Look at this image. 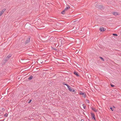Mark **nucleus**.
<instances>
[{"mask_svg": "<svg viewBox=\"0 0 121 121\" xmlns=\"http://www.w3.org/2000/svg\"><path fill=\"white\" fill-rule=\"evenodd\" d=\"M95 7L96 8L100 9H103L104 8V6L102 5H96L95 6Z\"/></svg>", "mask_w": 121, "mask_h": 121, "instance_id": "obj_1", "label": "nucleus"}, {"mask_svg": "<svg viewBox=\"0 0 121 121\" xmlns=\"http://www.w3.org/2000/svg\"><path fill=\"white\" fill-rule=\"evenodd\" d=\"M9 59L6 57V58L5 59H4V60H2V64L3 65H4L5 64L7 61Z\"/></svg>", "mask_w": 121, "mask_h": 121, "instance_id": "obj_2", "label": "nucleus"}, {"mask_svg": "<svg viewBox=\"0 0 121 121\" xmlns=\"http://www.w3.org/2000/svg\"><path fill=\"white\" fill-rule=\"evenodd\" d=\"M91 116L92 117V119H94L95 120V115L94 113L92 112L91 113Z\"/></svg>", "mask_w": 121, "mask_h": 121, "instance_id": "obj_3", "label": "nucleus"}, {"mask_svg": "<svg viewBox=\"0 0 121 121\" xmlns=\"http://www.w3.org/2000/svg\"><path fill=\"white\" fill-rule=\"evenodd\" d=\"M60 43H61V45H63V44L64 43L65 40H64L63 39H60Z\"/></svg>", "mask_w": 121, "mask_h": 121, "instance_id": "obj_4", "label": "nucleus"}, {"mask_svg": "<svg viewBox=\"0 0 121 121\" xmlns=\"http://www.w3.org/2000/svg\"><path fill=\"white\" fill-rule=\"evenodd\" d=\"M99 30L100 31H105L106 29L104 27H100Z\"/></svg>", "mask_w": 121, "mask_h": 121, "instance_id": "obj_5", "label": "nucleus"}, {"mask_svg": "<svg viewBox=\"0 0 121 121\" xmlns=\"http://www.w3.org/2000/svg\"><path fill=\"white\" fill-rule=\"evenodd\" d=\"M30 41V37H29V38H28L26 40V41L25 43H27L29 42Z\"/></svg>", "mask_w": 121, "mask_h": 121, "instance_id": "obj_6", "label": "nucleus"}, {"mask_svg": "<svg viewBox=\"0 0 121 121\" xmlns=\"http://www.w3.org/2000/svg\"><path fill=\"white\" fill-rule=\"evenodd\" d=\"M78 77H79V75L78 74V73L76 71H74L73 72Z\"/></svg>", "mask_w": 121, "mask_h": 121, "instance_id": "obj_7", "label": "nucleus"}, {"mask_svg": "<svg viewBox=\"0 0 121 121\" xmlns=\"http://www.w3.org/2000/svg\"><path fill=\"white\" fill-rule=\"evenodd\" d=\"M70 8V6L69 5H68V6L66 7V8L64 10L65 11H67Z\"/></svg>", "mask_w": 121, "mask_h": 121, "instance_id": "obj_8", "label": "nucleus"}, {"mask_svg": "<svg viewBox=\"0 0 121 121\" xmlns=\"http://www.w3.org/2000/svg\"><path fill=\"white\" fill-rule=\"evenodd\" d=\"M91 109L92 110L95 112H97V110L95 109V108H94L93 107H92L91 108Z\"/></svg>", "mask_w": 121, "mask_h": 121, "instance_id": "obj_9", "label": "nucleus"}, {"mask_svg": "<svg viewBox=\"0 0 121 121\" xmlns=\"http://www.w3.org/2000/svg\"><path fill=\"white\" fill-rule=\"evenodd\" d=\"M112 13L115 16H117L118 15H119V14H118L117 12H113Z\"/></svg>", "mask_w": 121, "mask_h": 121, "instance_id": "obj_10", "label": "nucleus"}, {"mask_svg": "<svg viewBox=\"0 0 121 121\" xmlns=\"http://www.w3.org/2000/svg\"><path fill=\"white\" fill-rule=\"evenodd\" d=\"M11 56V54H9L6 57L9 59V58Z\"/></svg>", "mask_w": 121, "mask_h": 121, "instance_id": "obj_11", "label": "nucleus"}, {"mask_svg": "<svg viewBox=\"0 0 121 121\" xmlns=\"http://www.w3.org/2000/svg\"><path fill=\"white\" fill-rule=\"evenodd\" d=\"M67 87H68V89L69 90V91H70L71 90V89H72L71 87H70L69 85L67 86Z\"/></svg>", "mask_w": 121, "mask_h": 121, "instance_id": "obj_12", "label": "nucleus"}, {"mask_svg": "<svg viewBox=\"0 0 121 121\" xmlns=\"http://www.w3.org/2000/svg\"><path fill=\"white\" fill-rule=\"evenodd\" d=\"M6 10L5 9H4L2 11H1V12L3 14L4 12V11Z\"/></svg>", "mask_w": 121, "mask_h": 121, "instance_id": "obj_13", "label": "nucleus"}, {"mask_svg": "<svg viewBox=\"0 0 121 121\" xmlns=\"http://www.w3.org/2000/svg\"><path fill=\"white\" fill-rule=\"evenodd\" d=\"M33 78V76H30L28 78V79L29 80H31Z\"/></svg>", "mask_w": 121, "mask_h": 121, "instance_id": "obj_14", "label": "nucleus"}, {"mask_svg": "<svg viewBox=\"0 0 121 121\" xmlns=\"http://www.w3.org/2000/svg\"><path fill=\"white\" fill-rule=\"evenodd\" d=\"M65 10H64L62 11L61 12V13L62 14H65Z\"/></svg>", "mask_w": 121, "mask_h": 121, "instance_id": "obj_15", "label": "nucleus"}, {"mask_svg": "<svg viewBox=\"0 0 121 121\" xmlns=\"http://www.w3.org/2000/svg\"><path fill=\"white\" fill-rule=\"evenodd\" d=\"M84 93L82 92L81 91L79 93V94L80 95H84Z\"/></svg>", "mask_w": 121, "mask_h": 121, "instance_id": "obj_16", "label": "nucleus"}, {"mask_svg": "<svg viewBox=\"0 0 121 121\" xmlns=\"http://www.w3.org/2000/svg\"><path fill=\"white\" fill-rule=\"evenodd\" d=\"M70 92H75V90L73 89H71V90H70Z\"/></svg>", "mask_w": 121, "mask_h": 121, "instance_id": "obj_17", "label": "nucleus"}, {"mask_svg": "<svg viewBox=\"0 0 121 121\" xmlns=\"http://www.w3.org/2000/svg\"><path fill=\"white\" fill-rule=\"evenodd\" d=\"M99 58L102 60L103 61H104V59L102 57H100Z\"/></svg>", "mask_w": 121, "mask_h": 121, "instance_id": "obj_18", "label": "nucleus"}, {"mask_svg": "<svg viewBox=\"0 0 121 121\" xmlns=\"http://www.w3.org/2000/svg\"><path fill=\"white\" fill-rule=\"evenodd\" d=\"M83 106V108L84 109H85L86 108V106L84 104H83L82 105Z\"/></svg>", "mask_w": 121, "mask_h": 121, "instance_id": "obj_19", "label": "nucleus"}, {"mask_svg": "<svg viewBox=\"0 0 121 121\" xmlns=\"http://www.w3.org/2000/svg\"><path fill=\"white\" fill-rule=\"evenodd\" d=\"M63 84L64 85H65L66 86H68L69 85L65 83V82H64Z\"/></svg>", "mask_w": 121, "mask_h": 121, "instance_id": "obj_20", "label": "nucleus"}, {"mask_svg": "<svg viewBox=\"0 0 121 121\" xmlns=\"http://www.w3.org/2000/svg\"><path fill=\"white\" fill-rule=\"evenodd\" d=\"M112 35L114 36H117V34L115 33L113 34Z\"/></svg>", "mask_w": 121, "mask_h": 121, "instance_id": "obj_21", "label": "nucleus"}, {"mask_svg": "<svg viewBox=\"0 0 121 121\" xmlns=\"http://www.w3.org/2000/svg\"><path fill=\"white\" fill-rule=\"evenodd\" d=\"M83 97L84 98H85L86 97V95L85 93L84 94V95H83Z\"/></svg>", "mask_w": 121, "mask_h": 121, "instance_id": "obj_22", "label": "nucleus"}, {"mask_svg": "<svg viewBox=\"0 0 121 121\" xmlns=\"http://www.w3.org/2000/svg\"><path fill=\"white\" fill-rule=\"evenodd\" d=\"M86 102L87 103H89V100H88L86 99Z\"/></svg>", "mask_w": 121, "mask_h": 121, "instance_id": "obj_23", "label": "nucleus"}, {"mask_svg": "<svg viewBox=\"0 0 121 121\" xmlns=\"http://www.w3.org/2000/svg\"><path fill=\"white\" fill-rule=\"evenodd\" d=\"M31 101H32V100L31 99H30V100L28 102V103H30L31 102Z\"/></svg>", "mask_w": 121, "mask_h": 121, "instance_id": "obj_24", "label": "nucleus"}, {"mask_svg": "<svg viewBox=\"0 0 121 121\" xmlns=\"http://www.w3.org/2000/svg\"><path fill=\"white\" fill-rule=\"evenodd\" d=\"M2 14H3V13L1 12H0V16H1V15Z\"/></svg>", "mask_w": 121, "mask_h": 121, "instance_id": "obj_25", "label": "nucleus"}, {"mask_svg": "<svg viewBox=\"0 0 121 121\" xmlns=\"http://www.w3.org/2000/svg\"><path fill=\"white\" fill-rule=\"evenodd\" d=\"M8 116V114H5L4 115V116L5 117H7Z\"/></svg>", "mask_w": 121, "mask_h": 121, "instance_id": "obj_26", "label": "nucleus"}, {"mask_svg": "<svg viewBox=\"0 0 121 121\" xmlns=\"http://www.w3.org/2000/svg\"><path fill=\"white\" fill-rule=\"evenodd\" d=\"M110 109H111V110L113 111V108L112 107H111L110 108Z\"/></svg>", "mask_w": 121, "mask_h": 121, "instance_id": "obj_27", "label": "nucleus"}, {"mask_svg": "<svg viewBox=\"0 0 121 121\" xmlns=\"http://www.w3.org/2000/svg\"><path fill=\"white\" fill-rule=\"evenodd\" d=\"M111 86L112 87H114V85H111Z\"/></svg>", "mask_w": 121, "mask_h": 121, "instance_id": "obj_28", "label": "nucleus"}, {"mask_svg": "<svg viewBox=\"0 0 121 121\" xmlns=\"http://www.w3.org/2000/svg\"><path fill=\"white\" fill-rule=\"evenodd\" d=\"M80 121H84V120L83 119H81Z\"/></svg>", "mask_w": 121, "mask_h": 121, "instance_id": "obj_29", "label": "nucleus"}, {"mask_svg": "<svg viewBox=\"0 0 121 121\" xmlns=\"http://www.w3.org/2000/svg\"><path fill=\"white\" fill-rule=\"evenodd\" d=\"M113 107L114 108H115V107L114 106Z\"/></svg>", "mask_w": 121, "mask_h": 121, "instance_id": "obj_30", "label": "nucleus"}]
</instances>
